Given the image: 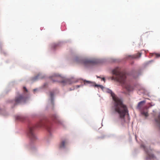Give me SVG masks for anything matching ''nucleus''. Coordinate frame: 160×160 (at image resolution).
<instances>
[{"mask_svg": "<svg viewBox=\"0 0 160 160\" xmlns=\"http://www.w3.org/2000/svg\"><path fill=\"white\" fill-rule=\"evenodd\" d=\"M54 76L55 77V78L57 79V81H58V79L59 78H60V77L59 76L58 74H55L54 75Z\"/></svg>", "mask_w": 160, "mask_h": 160, "instance_id": "18", "label": "nucleus"}, {"mask_svg": "<svg viewBox=\"0 0 160 160\" xmlns=\"http://www.w3.org/2000/svg\"><path fill=\"white\" fill-rule=\"evenodd\" d=\"M98 61L96 59L86 60L84 62L85 64L89 65H95L98 64Z\"/></svg>", "mask_w": 160, "mask_h": 160, "instance_id": "6", "label": "nucleus"}, {"mask_svg": "<svg viewBox=\"0 0 160 160\" xmlns=\"http://www.w3.org/2000/svg\"><path fill=\"white\" fill-rule=\"evenodd\" d=\"M68 143V140L67 139L62 140L60 144V148H64Z\"/></svg>", "mask_w": 160, "mask_h": 160, "instance_id": "8", "label": "nucleus"}, {"mask_svg": "<svg viewBox=\"0 0 160 160\" xmlns=\"http://www.w3.org/2000/svg\"><path fill=\"white\" fill-rule=\"evenodd\" d=\"M145 102V101H142L139 102L138 104V108L140 110L142 114L146 117L148 116V107L146 106L142 108H141L142 107Z\"/></svg>", "mask_w": 160, "mask_h": 160, "instance_id": "4", "label": "nucleus"}, {"mask_svg": "<svg viewBox=\"0 0 160 160\" xmlns=\"http://www.w3.org/2000/svg\"><path fill=\"white\" fill-rule=\"evenodd\" d=\"M155 120L158 124V127L160 128V113L159 114L158 118L155 119Z\"/></svg>", "mask_w": 160, "mask_h": 160, "instance_id": "12", "label": "nucleus"}, {"mask_svg": "<svg viewBox=\"0 0 160 160\" xmlns=\"http://www.w3.org/2000/svg\"><path fill=\"white\" fill-rule=\"evenodd\" d=\"M47 129L48 132H50V130L49 128H47Z\"/></svg>", "mask_w": 160, "mask_h": 160, "instance_id": "20", "label": "nucleus"}, {"mask_svg": "<svg viewBox=\"0 0 160 160\" xmlns=\"http://www.w3.org/2000/svg\"><path fill=\"white\" fill-rule=\"evenodd\" d=\"M107 92L111 94L114 101V108L115 111L118 114L119 118L125 122V116L127 114H128V110L127 106L123 104L122 100L117 97L111 90L108 89Z\"/></svg>", "mask_w": 160, "mask_h": 160, "instance_id": "1", "label": "nucleus"}, {"mask_svg": "<svg viewBox=\"0 0 160 160\" xmlns=\"http://www.w3.org/2000/svg\"><path fill=\"white\" fill-rule=\"evenodd\" d=\"M150 54L151 56H155L156 58H158L160 57V53H150Z\"/></svg>", "mask_w": 160, "mask_h": 160, "instance_id": "13", "label": "nucleus"}, {"mask_svg": "<svg viewBox=\"0 0 160 160\" xmlns=\"http://www.w3.org/2000/svg\"><path fill=\"white\" fill-rule=\"evenodd\" d=\"M36 90H37V89H34L33 91H34V92H35Z\"/></svg>", "mask_w": 160, "mask_h": 160, "instance_id": "22", "label": "nucleus"}, {"mask_svg": "<svg viewBox=\"0 0 160 160\" xmlns=\"http://www.w3.org/2000/svg\"><path fill=\"white\" fill-rule=\"evenodd\" d=\"M68 79H65V80H63L62 81H61V82L63 83H64V84H67V83H68Z\"/></svg>", "mask_w": 160, "mask_h": 160, "instance_id": "16", "label": "nucleus"}, {"mask_svg": "<svg viewBox=\"0 0 160 160\" xmlns=\"http://www.w3.org/2000/svg\"><path fill=\"white\" fill-rule=\"evenodd\" d=\"M53 118L55 120H56V122H57L58 123H61V121L59 119L58 116H57L56 115H53Z\"/></svg>", "mask_w": 160, "mask_h": 160, "instance_id": "11", "label": "nucleus"}, {"mask_svg": "<svg viewBox=\"0 0 160 160\" xmlns=\"http://www.w3.org/2000/svg\"><path fill=\"white\" fill-rule=\"evenodd\" d=\"M112 73L114 76L112 77V80L120 82L123 87L125 88L128 92H130L133 90V88L130 86L126 80V73L121 72L119 68H116L112 71Z\"/></svg>", "mask_w": 160, "mask_h": 160, "instance_id": "2", "label": "nucleus"}, {"mask_svg": "<svg viewBox=\"0 0 160 160\" xmlns=\"http://www.w3.org/2000/svg\"><path fill=\"white\" fill-rule=\"evenodd\" d=\"M50 95L51 98V102H52L53 101V98L54 95V93L53 92H51L50 93Z\"/></svg>", "mask_w": 160, "mask_h": 160, "instance_id": "17", "label": "nucleus"}, {"mask_svg": "<svg viewBox=\"0 0 160 160\" xmlns=\"http://www.w3.org/2000/svg\"><path fill=\"white\" fill-rule=\"evenodd\" d=\"M141 146V147H142L145 149V151L147 152V154H148V158H149L150 159H153L154 158V156L153 154L152 153H149V152H147L146 150L145 149V147L144 145H142Z\"/></svg>", "mask_w": 160, "mask_h": 160, "instance_id": "9", "label": "nucleus"}, {"mask_svg": "<svg viewBox=\"0 0 160 160\" xmlns=\"http://www.w3.org/2000/svg\"><path fill=\"white\" fill-rule=\"evenodd\" d=\"M43 125V123L41 122H40L37 124L35 127L37 128L41 127H42ZM35 128V126L29 127L27 132L28 135L32 142L34 141L37 139V137L34 132V130Z\"/></svg>", "mask_w": 160, "mask_h": 160, "instance_id": "3", "label": "nucleus"}, {"mask_svg": "<svg viewBox=\"0 0 160 160\" xmlns=\"http://www.w3.org/2000/svg\"><path fill=\"white\" fill-rule=\"evenodd\" d=\"M142 54V53L139 52L136 54L130 56V57H131L133 59L138 58L141 57Z\"/></svg>", "mask_w": 160, "mask_h": 160, "instance_id": "10", "label": "nucleus"}, {"mask_svg": "<svg viewBox=\"0 0 160 160\" xmlns=\"http://www.w3.org/2000/svg\"><path fill=\"white\" fill-rule=\"evenodd\" d=\"M23 89H24V91H26V92H27V88H26V87H24Z\"/></svg>", "mask_w": 160, "mask_h": 160, "instance_id": "19", "label": "nucleus"}, {"mask_svg": "<svg viewBox=\"0 0 160 160\" xmlns=\"http://www.w3.org/2000/svg\"><path fill=\"white\" fill-rule=\"evenodd\" d=\"M102 80H103V81H105V78H102Z\"/></svg>", "mask_w": 160, "mask_h": 160, "instance_id": "21", "label": "nucleus"}, {"mask_svg": "<svg viewBox=\"0 0 160 160\" xmlns=\"http://www.w3.org/2000/svg\"><path fill=\"white\" fill-rule=\"evenodd\" d=\"M23 118L21 116H18L16 117V119L17 120H19L21 121L23 120Z\"/></svg>", "mask_w": 160, "mask_h": 160, "instance_id": "14", "label": "nucleus"}, {"mask_svg": "<svg viewBox=\"0 0 160 160\" xmlns=\"http://www.w3.org/2000/svg\"><path fill=\"white\" fill-rule=\"evenodd\" d=\"M39 75H38V76L35 77L33 78H32V81H34L35 80H37L38 78H41L39 77Z\"/></svg>", "mask_w": 160, "mask_h": 160, "instance_id": "15", "label": "nucleus"}, {"mask_svg": "<svg viewBox=\"0 0 160 160\" xmlns=\"http://www.w3.org/2000/svg\"><path fill=\"white\" fill-rule=\"evenodd\" d=\"M84 84H86V83H87L88 84H91V86H93L94 87H97L98 88H100L102 89L103 88V87L101 85H97L96 84H95V83H91V82L89 81H88L87 80H84Z\"/></svg>", "mask_w": 160, "mask_h": 160, "instance_id": "7", "label": "nucleus"}, {"mask_svg": "<svg viewBox=\"0 0 160 160\" xmlns=\"http://www.w3.org/2000/svg\"><path fill=\"white\" fill-rule=\"evenodd\" d=\"M26 98L21 95L19 97H17L15 99V102L16 104L22 102H25Z\"/></svg>", "mask_w": 160, "mask_h": 160, "instance_id": "5", "label": "nucleus"}]
</instances>
